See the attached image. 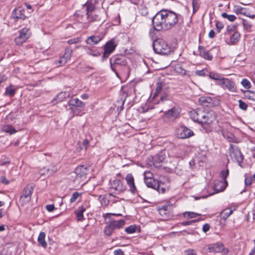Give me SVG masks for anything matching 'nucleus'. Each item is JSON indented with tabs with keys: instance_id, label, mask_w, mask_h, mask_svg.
<instances>
[{
	"instance_id": "50",
	"label": "nucleus",
	"mask_w": 255,
	"mask_h": 255,
	"mask_svg": "<svg viewBox=\"0 0 255 255\" xmlns=\"http://www.w3.org/2000/svg\"><path fill=\"white\" fill-rule=\"evenodd\" d=\"M246 96L249 100L255 101V92L254 91H249L247 93Z\"/></svg>"
},
{
	"instance_id": "46",
	"label": "nucleus",
	"mask_w": 255,
	"mask_h": 255,
	"mask_svg": "<svg viewBox=\"0 0 255 255\" xmlns=\"http://www.w3.org/2000/svg\"><path fill=\"white\" fill-rule=\"evenodd\" d=\"M72 54V51L69 48H66L63 56L67 60L70 59Z\"/></svg>"
},
{
	"instance_id": "13",
	"label": "nucleus",
	"mask_w": 255,
	"mask_h": 255,
	"mask_svg": "<svg viewBox=\"0 0 255 255\" xmlns=\"http://www.w3.org/2000/svg\"><path fill=\"white\" fill-rule=\"evenodd\" d=\"M166 154L165 151H162L152 158V165L155 167H159L161 164L164 162L166 159Z\"/></svg>"
},
{
	"instance_id": "10",
	"label": "nucleus",
	"mask_w": 255,
	"mask_h": 255,
	"mask_svg": "<svg viewBox=\"0 0 255 255\" xmlns=\"http://www.w3.org/2000/svg\"><path fill=\"white\" fill-rule=\"evenodd\" d=\"M33 189L34 186L31 184H28L25 187L20 197V202L22 205H24L31 200Z\"/></svg>"
},
{
	"instance_id": "31",
	"label": "nucleus",
	"mask_w": 255,
	"mask_h": 255,
	"mask_svg": "<svg viewBox=\"0 0 255 255\" xmlns=\"http://www.w3.org/2000/svg\"><path fill=\"white\" fill-rule=\"evenodd\" d=\"M45 234L44 232H40L38 237V242L44 248L47 247V243L45 240Z\"/></svg>"
},
{
	"instance_id": "43",
	"label": "nucleus",
	"mask_w": 255,
	"mask_h": 255,
	"mask_svg": "<svg viewBox=\"0 0 255 255\" xmlns=\"http://www.w3.org/2000/svg\"><path fill=\"white\" fill-rule=\"evenodd\" d=\"M137 229V227L135 225H131L127 227L125 229V231L128 234H132L136 232V230Z\"/></svg>"
},
{
	"instance_id": "22",
	"label": "nucleus",
	"mask_w": 255,
	"mask_h": 255,
	"mask_svg": "<svg viewBox=\"0 0 255 255\" xmlns=\"http://www.w3.org/2000/svg\"><path fill=\"white\" fill-rule=\"evenodd\" d=\"M12 15L16 19H24L26 17L25 9L21 7L14 9L12 12Z\"/></svg>"
},
{
	"instance_id": "52",
	"label": "nucleus",
	"mask_w": 255,
	"mask_h": 255,
	"mask_svg": "<svg viewBox=\"0 0 255 255\" xmlns=\"http://www.w3.org/2000/svg\"><path fill=\"white\" fill-rule=\"evenodd\" d=\"M80 194L77 192H75L73 193L71 198H70V202L73 203L78 198Z\"/></svg>"
},
{
	"instance_id": "1",
	"label": "nucleus",
	"mask_w": 255,
	"mask_h": 255,
	"mask_svg": "<svg viewBox=\"0 0 255 255\" xmlns=\"http://www.w3.org/2000/svg\"><path fill=\"white\" fill-rule=\"evenodd\" d=\"M180 16L179 14L171 10L163 9L153 16L152 24L155 30H170L177 24Z\"/></svg>"
},
{
	"instance_id": "57",
	"label": "nucleus",
	"mask_w": 255,
	"mask_h": 255,
	"mask_svg": "<svg viewBox=\"0 0 255 255\" xmlns=\"http://www.w3.org/2000/svg\"><path fill=\"white\" fill-rule=\"evenodd\" d=\"M87 53L90 55H92L95 57H98L100 55V53L98 51H94L91 50L88 51Z\"/></svg>"
},
{
	"instance_id": "6",
	"label": "nucleus",
	"mask_w": 255,
	"mask_h": 255,
	"mask_svg": "<svg viewBox=\"0 0 255 255\" xmlns=\"http://www.w3.org/2000/svg\"><path fill=\"white\" fill-rule=\"evenodd\" d=\"M110 66L112 70L118 76V73L116 71V66H125L127 64V60L125 57L122 55H114L110 59Z\"/></svg>"
},
{
	"instance_id": "7",
	"label": "nucleus",
	"mask_w": 255,
	"mask_h": 255,
	"mask_svg": "<svg viewBox=\"0 0 255 255\" xmlns=\"http://www.w3.org/2000/svg\"><path fill=\"white\" fill-rule=\"evenodd\" d=\"M31 35L29 28L24 27L18 31V35L15 38L14 41L16 45H21L28 39Z\"/></svg>"
},
{
	"instance_id": "28",
	"label": "nucleus",
	"mask_w": 255,
	"mask_h": 255,
	"mask_svg": "<svg viewBox=\"0 0 255 255\" xmlns=\"http://www.w3.org/2000/svg\"><path fill=\"white\" fill-rule=\"evenodd\" d=\"M102 38L99 36L93 35L89 37L86 40V43L91 45H93L98 44Z\"/></svg>"
},
{
	"instance_id": "18",
	"label": "nucleus",
	"mask_w": 255,
	"mask_h": 255,
	"mask_svg": "<svg viewBox=\"0 0 255 255\" xmlns=\"http://www.w3.org/2000/svg\"><path fill=\"white\" fill-rule=\"evenodd\" d=\"M57 171V167L53 164H50L47 167H44L39 169L38 174L41 176H49L52 175Z\"/></svg>"
},
{
	"instance_id": "36",
	"label": "nucleus",
	"mask_w": 255,
	"mask_h": 255,
	"mask_svg": "<svg viewBox=\"0 0 255 255\" xmlns=\"http://www.w3.org/2000/svg\"><path fill=\"white\" fill-rule=\"evenodd\" d=\"M242 23H243V26L245 29H246L248 31H251V29L252 27V23L250 21H249L246 19H242Z\"/></svg>"
},
{
	"instance_id": "40",
	"label": "nucleus",
	"mask_w": 255,
	"mask_h": 255,
	"mask_svg": "<svg viewBox=\"0 0 255 255\" xmlns=\"http://www.w3.org/2000/svg\"><path fill=\"white\" fill-rule=\"evenodd\" d=\"M114 231L113 227L109 224L108 225H107L104 229L105 234L107 236H111Z\"/></svg>"
},
{
	"instance_id": "35",
	"label": "nucleus",
	"mask_w": 255,
	"mask_h": 255,
	"mask_svg": "<svg viewBox=\"0 0 255 255\" xmlns=\"http://www.w3.org/2000/svg\"><path fill=\"white\" fill-rule=\"evenodd\" d=\"M2 130L3 132L8 133L10 134H13L16 132V130L11 126L6 125L3 126Z\"/></svg>"
},
{
	"instance_id": "64",
	"label": "nucleus",
	"mask_w": 255,
	"mask_h": 255,
	"mask_svg": "<svg viewBox=\"0 0 255 255\" xmlns=\"http://www.w3.org/2000/svg\"><path fill=\"white\" fill-rule=\"evenodd\" d=\"M114 255H124V252L121 249H118L114 252Z\"/></svg>"
},
{
	"instance_id": "21",
	"label": "nucleus",
	"mask_w": 255,
	"mask_h": 255,
	"mask_svg": "<svg viewBox=\"0 0 255 255\" xmlns=\"http://www.w3.org/2000/svg\"><path fill=\"white\" fill-rule=\"evenodd\" d=\"M163 83L161 82H157L156 84V88L155 92L153 94L152 97L150 99V103L151 105L157 104L159 103V100L156 101V98L157 97L158 94L161 92L162 90Z\"/></svg>"
},
{
	"instance_id": "39",
	"label": "nucleus",
	"mask_w": 255,
	"mask_h": 255,
	"mask_svg": "<svg viewBox=\"0 0 255 255\" xmlns=\"http://www.w3.org/2000/svg\"><path fill=\"white\" fill-rule=\"evenodd\" d=\"M12 86L7 87L5 89V92L4 94L6 95L9 96L10 97H12L14 95L15 93L16 89H12Z\"/></svg>"
},
{
	"instance_id": "14",
	"label": "nucleus",
	"mask_w": 255,
	"mask_h": 255,
	"mask_svg": "<svg viewBox=\"0 0 255 255\" xmlns=\"http://www.w3.org/2000/svg\"><path fill=\"white\" fill-rule=\"evenodd\" d=\"M117 44L115 43L114 40H111L105 45L104 52L103 55V60L107 59L109 55L115 50Z\"/></svg>"
},
{
	"instance_id": "3",
	"label": "nucleus",
	"mask_w": 255,
	"mask_h": 255,
	"mask_svg": "<svg viewBox=\"0 0 255 255\" xmlns=\"http://www.w3.org/2000/svg\"><path fill=\"white\" fill-rule=\"evenodd\" d=\"M90 170V166L82 165L77 167L72 173V176L75 175L74 181L79 184L84 185L88 181L87 174Z\"/></svg>"
},
{
	"instance_id": "29",
	"label": "nucleus",
	"mask_w": 255,
	"mask_h": 255,
	"mask_svg": "<svg viewBox=\"0 0 255 255\" xmlns=\"http://www.w3.org/2000/svg\"><path fill=\"white\" fill-rule=\"evenodd\" d=\"M85 211V208L83 206H81L78 208L77 210L75 211V214L76 215L77 220L78 221H83L84 220L83 213Z\"/></svg>"
},
{
	"instance_id": "41",
	"label": "nucleus",
	"mask_w": 255,
	"mask_h": 255,
	"mask_svg": "<svg viewBox=\"0 0 255 255\" xmlns=\"http://www.w3.org/2000/svg\"><path fill=\"white\" fill-rule=\"evenodd\" d=\"M82 108H79V107H70V109L72 111V113L74 115L78 116V115H81V113L82 112Z\"/></svg>"
},
{
	"instance_id": "63",
	"label": "nucleus",
	"mask_w": 255,
	"mask_h": 255,
	"mask_svg": "<svg viewBox=\"0 0 255 255\" xmlns=\"http://www.w3.org/2000/svg\"><path fill=\"white\" fill-rule=\"evenodd\" d=\"M245 182L246 185H251L252 184V179L250 177H246Z\"/></svg>"
},
{
	"instance_id": "51",
	"label": "nucleus",
	"mask_w": 255,
	"mask_h": 255,
	"mask_svg": "<svg viewBox=\"0 0 255 255\" xmlns=\"http://www.w3.org/2000/svg\"><path fill=\"white\" fill-rule=\"evenodd\" d=\"M239 107L241 109L246 111L247 110L248 106L247 103L243 102L242 100H239Z\"/></svg>"
},
{
	"instance_id": "37",
	"label": "nucleus",
	"mask_w": 255,
	"mask_h": 255,
	"mask_svg": "<svg viewBox=\"0 0 255 255\" xmlns=\"http://www.w3.org/2000/svg\"><path fill=\"white\" fill-rule=\"evenodd\" d=\"M232 213L233 211L231 209H226L224 210L221 213L222 217L224 219H226L232 214Z\"/></svg>"
},
{
	"instance_id": "11",
	"label": "nucleus",
	"mask_w": 255,
	"mask_h": 255,
	"mask_svg": "<svg viewBox=\"0 0 255 255\" xmlns=\"http://www.w3.org/2000/svg\"><path fill=\"white\" fill-rule=\"evenodd\" d=\"M176 134L179 138H187L193 135V132L185 126H180L177 128Z\"/></svg>"
},
{
	"instance_id": "45",
	"label": "nucleus",
	"mask_w": 255,
	"mask_h": 255,
	"mask_svg": "<svg viewBox=\"0 0 255 255\" xmlns=\"http://www.w3.org/2000/svg\"><path fill=\"white\" fill-rule=\"evenodd\" d=\"M234 31H237L236 30V26L235 25H230L228 26L227 28V32H226V35H229L234 32Z\"/></svg>"
},
{
	"instance_id": "42",
	"label": "nucleus",
	"mask_w": 255,
	"mask_h": 255,
	"mask_svg": "<svg viewBox=\"0 0 255 255\" xmlns=\"http://www.w3.org/2000/svg\"><path fill=\"white\" fill-rule=\"evenodd\" d=\"M144 181L146 180H151L153 178L152 173L149 171H145L143 173Z\"/></svg>"
},
{
	"instance_id": "38",
	"label": "nucleus",
	"mask_w": 255,
	"mask_h": 255,
	"mask_svg": "<svg viewBox=\"0 0 255 255\" xmlns=\"http://www.w3.org/2000/svg\"><path fill=\"white\" fill-rule=\"evenodd\" d=\"M200 214L193 212H185L183 213V216L185 218H194Z\"/></svg>"
},
{
	"instance_id": "32",
	"label": "nucleus",
	"mask_w": 255,
	"mask_h": 255,
	"mask_svg": "<svg viewBox=\"0 0 255 255\" xmlns=\"http://www.w3.org/2000/svg\"><path fill=\"white\" fill-rule=\"evenodd\" d=\"M144 183L148 187H150L155 189L158 185V181L155 180L154 178H152L151 180H146L144 181Z\"/></svg>"
},
{
	"instance_id": "49",
	"label": "nucleus",
	"mask_w": 255,
	"mask_h": 255,
	"mask_svg": "<svg viewBox=\"0 0 255 255\" xmlns=\"http://www.w3.org/2000/svg\"><path fill=\"white\" fill-rule=\"evenodd\" d=\"M66 93L65 92H61L57 95V100L58 102L62 101L66 97Z\"/></svg>"
},
{
	"instance_id": "12",
	"label": "nucleus",
	"mask_w": 255,
	"mask_h": 255,
	"mask_svg": "<svg viewBox=\"0 0 255 255\" xmlns=\"http://www.w3.org/2000/svg\"><path fill=\"white\" fill-rule=\"evenodd\" d=\"M208 250L210 253H221L228 254L229 250L224 247V245L222 243H216L209 245Z\"/></svg>"
},
{
	"instance_id": "20",
	"label": "nucleus",
	"mask_w": 255,
	"mask_h": 255,
	"mask_svg": "<svg viewBox=\"0 0 255 255\" xmlns=\"http://www.w3.org/2000/svg\"><path fill=\"white\" fill-rule=\"evenodd\" d=\"M234 11L237 14H243L252 19L255 18V15L251 14L248 8L243 7L240 5H235L234 7Z\"/></svg>"
},
{
	"instance_id": "4",
	"label": "nucleus",
	"mask_w": 255,
	"mask_h": 255,
	"mask_svg": "<svg viewBox=\"0 0 255 255\" xmlns=\"http://www.w3.org/2000/svg\"><path fill=\"white\" fill-rule=\"evenodd\" d=\"M154 52L156 53L166 55L170 52V48L167 43L162 39H157L152 44Z\"/></svg>"
},
{
	"instance_id": "16",
	"label": "nucleus",
	"mask_w": 255,
	"mask_h": 255,
	"mask_svg": "<svg viewBox=\"0 0 255 255\" xmlns=\"http://www.w3.org/2000/svg\"><path fill=\"white\" fill-rule=\"evenodd\" d=\"M126 181L127 185L128 187L129 191L132 194H135L137 193V188L136 187L134 178L131 173H128L126 177Z\"/></svg>"
},
{
	"instance_id": "24",
	"label": "nucleus",
	"mask_w": 255,
	"mask_h": 255,
	"mask_svg": "<svg viewBox=\"0 0 255 255\" xmlns=\"http://www.w3.org/2000/svg\"><path fill=\"white\" fill-rule=\"evenodd\" d=\"M179 113L180 111L178 108H173L166 112L165 115L167 118L174 120L177 118Z\"/></svg>"
},
{
	"instance_id": "30",
	"label": "nucleus",
	"mask_w": 255,
	"mask_h": 255,
	"mask_svg": "<svg viewBox=\"0 0 255 255\" xmlns=\"http://www.w3.org/2000/svg\"><path fill=\"white\" fill-rule=\"evenodd\" d=\"M125 221L120 220L118 221H113L110 222V225L113 227L114 230L120 229L125 225Z\"/></svg>"
},
{
	"instance_id": "2",
	"label": "nucleus",
	"mask_w": 255,
	"mask_h": 255,
	"mask_svg": "<svg viewBox=\"0 0 255 255\" xmlns=\"http://www.w3.org/2000/svg\"><path fill=\"white\" fill-rule=\"evenodd\" d=\"M85 6L87 11V22L89 24H94L95 26H100L102 21L98 12L95 10V6L87 2L85 4Z\"/></svg>"
},
{
	"instance_id": "19",
	"label": "nucleus",
	"mask_w": 255,
	"mask_h": 255,
	"mask_svg": "<svg viewBox=\"0 0 255 255\" xmlns=\"http://www.w3.org/2000/svg\"><path fill=\"white\" fill-rule=\"evenodd\" d=\"M204 115L201 124L210 125L216 120V113L213 111H205Z\"/></svg>"
},
{
	"instance_id": "44",
	"label": "nucleus",
	"mask_w": 255,
	"mask_h": 255,
	"mask_svg": "<svg viewBox=\"0 0 255 255\" xmlns=\"http://www.w3.org/2000/svg\"><path fill=\"white\" fill-rule=\"evenodd\" d=\"M222 16L223 17H224L225 18H227L229 21H232V22L234 21L236 18V17L235 15H232V14H228L226 12L223 13L222 14Z\"/></svg>"
},
{
	"instance_id": "15",
	"label": "nucleus",
	"mask_w": 255,
	"mask_h": 255,
	"mask_svg": "<svg viewBox=\"0 0 255 255\" xmlns=\"http://www.w3.org/2000/svg\"><path fill=\"white\" fill-rule=\"evenodd\" d=\"M204 112L200 109L193 110L190 112V117L193 121L201 124L202 120L203 119L202 118L205 115Z\"/></svg>"
},
{
	"instance_id": "60",
	"label": "nucleus",
	"mask_w": 255,
	"mask_h": 255,
	"mask_svg": "<svg viewBox=\"0 0 255 255\" xmlns=\"http://www.w3.org/2000/svg\"><path fill=\"white\" fill-rule=\"evenodd\" d=\"M79 41V39L78 38H75L73 39H71L68 41V43L70 44H75Z\"/></svg>"
},
{
	"instance_id": "27",
	"label": "nucleus",
	"mask_w": 255,
	"mask_h": 255,
	"mask_svg": "<svg viewBox=\"0 0 255 255\" xmlns=\"http://www.w3.org/2000/svg\"><path fill=\"white\" fill-rule=\"evenodd\" d=\"M230 36V43L229 44L235 45L240 39V33L238 31H234L233 33L229 35Z\"/></svg>"
},
{
	"instance_id": "54",
	"label": "nucleus",
	"mask_w": 255,
	"mask_h": 255,
	"mask_svg": "<svg viewBox=\"0 0 255 255\" xmlns=\"http://www.w3.org/2000/svg\"><path fill=\"white\" fill-rule=\"evenodd\" d=\"M184 254L185 255H196V251L193 249H188L184 251Z\"/></svg>"
},
{
	"instance_id": "33",
	"label": "nucleus",
	"mask_w": 255,
	"mask_h": 255,
	"mask_svg": "<svg viewBox=\"0 0 255 255\" xmlns=\"http://www.w3.org/2000/svg\"><path fill=\"white\" fill-rule=\"evenodd\" d=\"M209 77L210 78L215 81H217L216 84L218 85V86L219 83H220V82L222 80V79L224 78L221 75L214 72H211L209 74Z\"/></svg>"
},
{
	"instance_id": "61",
	"label": "nucleus",
	"mask_w": 255,
	"mask_h": 255,
	"mask_svg": "<svg viewBox=\"0 0 255 255\" xmlns=\"http://www.w3.org/2000/svg\"><path fill=\"white\" fill-rule=\"evenodd\" d=\"M0 181L1 183L7 185L9 183V181L6 178L5 176H1L0 178Z\"/></svg>"
},
{
	"instance_id": "53",
	"label": "nucleus",
	"mask_w": 255,
	"mask_h": 255,
	"mask_svg": "<svg viewBox=\"0 0 255 255\" xmlns=\"http://www.w3.org/2000/svg\"><path fill=\"white\" fill-rule=\"evenodd\" d=\"M228 140L229 142H236L238 143L239 142L238 140V139L236 138L234 135L232 134H230L227 136Z\"/></svg>"
},
{
	"instance_id": "47",
	"label": "nucleus",
	"mask_w": 255,
	"mask_h": 255,
	"mask_svg": "<svg viewBox=\"0 0 255 255\" xmlns=\"http://www.w3.org/2000/svg\"><path fill=\"white\" fill-rule=\"evenodd\" d=\"M192 7L193 13H195L199 8V4L198 0H192Z\"/></svg>"
},
{
	"instance_id": "55",
	"label": "nucleus",
	"mask_w": 255,
	"mask_h": 255,
	"mask_svg": "<svg viewBox=\"0 0 255 255\" xmlns=\"http://www.w3.org/2000/svg\"><path fill=\"white\" fill-rule=\"evenodd\" d=\"M89 144V141L87 139H85L82 142L81 149L84 148L85 150H87L88 146Z\"/></svg>"
},
{
	"instance_id": "59",
	"label": "nucleus",
	"mask_w": 255,
	"mask_h": 255,
	"mask_svg": "<svg viewBox=\"0 0 255 255\" xmlns=\"http://www.w3.org/2000/svg\"><path fill=\"white\" fill-rule=\"evenodd\" d=\"M197 221V220H191V221L183 222L182 223V224L183 226H188V225H191L193 223L196 222Z\"/></svg>"
},
{
	"instance_id": "56",
	"label": "nucleus",
	"mask_w": 255,
	"mask_h": 255,
	"mask_svg": "<svg viewBox=\"0 0 255 255\" xmlns=\"http://www.w3.org/2000/svg\"><path fill=\"white\" fill-rule=\"evenodd\" d=\"M221 175L222 178L224 180V181H226V179L227 178V176L229 175V170L227 169L226 170L222 171Z\"/></svg>"
},
{
	"instance_id": "9",
	"label": "nucleus",
	"mask_w": 255,
	"mask_h": 255,
	"mask_svg": "<svg viewBox=\"0 0 255 255\" xmlns=\"http://www.w3.org/2000/svg\"><path fill=\"white\" fill-rule=\"evenodd\" d=\"M222 80L220 83H219V86L225 90H227L231 93H236L237 92L236 85L233 81L227 78H224Z\"/></svg>"
},
{
	"instance_id": "8",
	"label": "nucleus",
	"mask_w": 255,
	"mask_h": 255,
	"mask_svg": "<svg viewBox=\"0 0 255 255\" xmlns=\"http://www.w3.org/2000/svg\"><path fill=\"white\" fill-rule=\"evenodd\" d=\"M198 101L201 105L208 107L217 106L220 103V101L214 97H201L199 98Z\"/></svg>"
},
{
	"instance_id": "34",
	"label": "nucleus",
	"mask_w": 255,
	"mask_h": 255,
	"mask_svg": "<svg viewBox=\"0 0 255 255\" xmlns=\"http://www.w3.org/2000/svg\"><path fill=\"white\" fill-rule=\"evenodd\" d=\"M158 185L157 188H155V190H157L159 193H164L167 190H168V187L167 185H165L163 183L158 181Z\"/></svg>"
},
{
	"instance_id": "26",
	"label": "nucleus",
	"mask_w": 255,
	"mask_h": 255,
	"mask_svg": "<svg viewBox=\"0 0 255 255\" xmlns=\"http://www.w3.org/2000/svg\"><path fill=\"white\" fill-rule=\"evenodd\" d=\"M68 104L69 107H79V108H84L85 106L84 103H83L81 100H79L78 98H73L70 99L69 101Z\"/></svg>"
},
{
	"instance_id": "58",
	"label": "nucleus",
	"mask_w": 255,
	"mask_h": 255,
	"mask_svg": "<svg viewBox=\"0 0 255 255\" xmlns=\"http://www.w3.org/2000/svg\"><path fill=\"white\" fill-rule=\"evenodd\" d=\"M216 27L219 32L220 30L223 28L224 24L222 22L217 21L216 23Z\"/></svg>"
},
{
	"instance_id": "5",
	"label": "nucleus",
	"mask_w": 255,
	"mask_h": 255,
	"mask_svg": "<svg viewBox=\"0 0 255 255\" xmlns=\"http://www.w3.org/2000/svg\"><path fill=\"white\" fill-rule=\"evenodd\" d=\"M229 155L232 160L241 165L244 159V156L239 147L233 144H231L229 148Z\"/></svg>"
},
{
	"instance_id": "23",
	"label": "nucleus",
	"mask_w": 255,
	"mask_h": 255,
	"mask_svg": "<svg viewBox=\"0 0 255 255\" xmlns=\"http://www.w3.org/2000/svg\"><path fill=\"white\" fill-rule=\"evenodd\" d=\"M227 185L226 181H215L214 185V189L216 193L222 191L225 189Z\"/></svg>"
},
{
	"instance_id": "62",
	"label": "nucleus",
	"mask_w": 255,
	"mask_h": 255,
	"mask_svg": "<svg viewBox=\"0 0 255 255\" xmlns=\"http://www.w3.org/2000/svg\"><path fill=\"white\" fill-rule=\"evenodd\" d=\"M46 208L48 211L52 212L54 210L55 207L53 205L49 204L46 206Z\"/></svg>"
},
{
	"instance_id": "48",
	"label": "nucleus",
	"mask_w": 255,
	"mask_h": 255,
	"mask_svg": "<svg viewBox=\"0 0 255 255\" xmlns=\"http://www.w3.org/2000/svg\"><path fill=\"white\" fill-rule=\"evenodd\" d=\"M242 85L246 89H250L251 86L250 82L247 79H243L242 81Z\"/></svg>"
},
{
	"instance_id": "25",
	"label": "nucleus",
	"mask_w": 255,
	"mask_h": 255,
	"mask_svg": "<svg viewBox=\"0 0 255 255\" xmlns=\"http://www.w3.org/2000/svg\"><path fill=\"white\" fill-rule=\"evenodd\" d=\"M198 51L199 55L201 57L208 60H211L213 58V56L210 54L209 51L205 50L204 47L199 46Z\"/></svg>"
},
{
	"instance_id": "17",
	"label": "nucleus",
	"mask_w": 255,
	"mask_h": 255,
	"mask_svg": "<svg viewBox=\"0 0 255 255\" xmlns=\"http://www.w3.org/2000/svg\"><path fill=\"white\" fill-rule=\"evenodd\" d=\"M110 188L114 191V193H119L126 189V186L120 180L115 179L111 182Z\"/></svg>"
}]
</instances>
